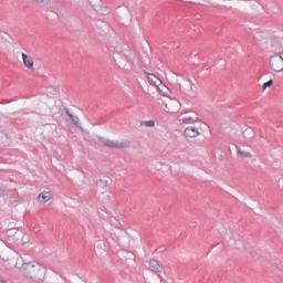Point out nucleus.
<instances>
[{
  "mask_svg": "<svg viewBox=\"0 0 283 283\" xmlns=\"http://www.w3.org/2000/svg\"><path fill=\"white\" fill-rule=\"evenodd\" d=\"M0 260L6 262L9 269H18L27 282L44 283L48 280V265L39 261L25 262L21 256H10L1 253Z\"/></svg>",
  "mask_w": 283,
  "mask_h": 283,
  "instance_id": "1",
  "label": "nucleus"
},
{
  "mask_svg": "<svg viewBox=\"0 0 283 283\" xmlns=\"http://www.w3.org/2000/svg\"><path fill=\"white\" fill-rule=\"evenodd\" d=\"M98 140L102 142L105 147H109V149H129V147H132L129 139L114 140L99 137Z\"/></svg>",
  "mask_w": 283,
  "mask_h": 283,
  "instance_id": "2",
  "label": "nucleus"
},
{
  "mask_svg": "<svg viewBox=\"0 0 283 283\" xmlns=\"http://www.w3.org/2000/svg\"><path fill=\"white\" fill-rule=\"evenodd\" d=\"M177 120L180 125H193V123H198V114L187 112L179 115Z\"/></svg>",
  "mask_w": 283,
  "mask_h": 283,
  "instance_id": "3",
  "label": "nucleus"
},
{
  "mask_svg": "<svg viewBox=\"0 0 283 283\" xmlns=\"http://www.w3.org/2000/svg\"><path fill=\"white\" fill-rule=\"evenodd\" d=\"M270 67L273 72H283V57L280 54L270 57Z\"/></svg>",
  "mask_w": 283,
  "mask_h": 283,
  "instance_id": "4",
  "label": "nucleus"
},
{
  "mask_svg": "<svg viewBox=\"0 0 283 283\" xmlns=\"http://www.w3.org/2000/svg\"><path fill=\"white\" fill-rule=\"evenodd\" d=\"M145 74H147L148 81H150V83L153 85H155V87H158V90H160V92H165V90H167V86H165L163 84V81L160 78H158V76H156L154 73L145 72Z\"/></svg>",
  "mask_w": 283,
  "mask_h": 283,
  "instance_id": "5",
  "label": "nucleus"
},
{
  "mask_svg": "<svg viewBox=\"0 0 283 283\" xmlns=\"http://www.w3.org/2000/svg\"><path fill=\"white\" fill-rule=\"evenodd\" d=\"M64 112H65L66 116H69L72 124L75 127H77V129H81V132H85V129L83 128V125H81V118H78V116L74 115V113H72L70 111V108H64Z\"/></svg>",
  "mask_w": 283,
  "mask_h": 283,
  "instance_id": "6",
  "label": "nucleus"
},
{
  "mask_svg": "<svg viewBox=\"0 0 283 283\" xmlns=\"http://www.w3.org/2000/svg\"><path fill=\"white\" fill-rule=\"evenodd\" d=\"M184 136L186 138H198V136H200V129L193 126H189L185 128Z\"/></svg>",
  "mask_w": 283,
  "mask_h": 283,
  "instance_id": "7",
  "label": "nucleus"
},
{
  "mask_svg": "<svg viewBox=\"0 0 283 283\" xmlns=\"http://www.w3.org/2000/svg\"><path fill=\"white\" fill-rule=\"evenodd\" d=\"M54 198V195L50 191H43L38 196V201H40L41 205H45V202H50Z\"/></svg>",
  "mask_w": 283,
  "mask_h": 283,
  "instance_id": "8",
  "label": "nucleus"
},
{
  "mask_svg": "<svg viewBox=\"0 0 283 283\" xmlns=\"http://www.w3.org/2000/svg\"><path fill=\"white\" fill-rule=\"evenodd\" d=\"M22 60H23V65L27 67V70H34V60L32 56L22 53Z\"/></svg>",
  "mask_w": 283,
  "mask_h": 283,
  "instance_id": "9",
  "label": "nucleus"
},
{
  "mask_svg": "<svg viewBox=\"0 0 283 283\" xmlns=\"http://www.w3.org/2000/svg\"><path fill=\"white\" fill-rule=\"evenodd\" d=\"M149 269L154 271V273H163V269H160V263L155 259L149 261Z\"/></svg>",
  "mask_w": 283,
  "mask_h": 283,
  "instance_id": "10",
  "label": "nucleus"
},
{
  "mask_svg": "<svg viewBox=\"0 0 283 283\" xmlns=\"http://www.w3.org/2000/svg\"><path fill=\"white\" fill-rule=\"evenodd\" d=\"M235 149L239 158H253V155H251V153L244 151L238 146H235Z\"/></svg>",
  "mask_w": 283,
  "mask_h": 283,
  "instance_id": "11",
  "label": "nucleus"
},
{
  "mask_svg": "<svg viewBox=\"0 0 283 283\" xmlns=\"http://www.w3.org/2000/svg\"><path fill=\"white\" fill-rule=\"evenodd\" d=\"M170 81L174 85H179V87H182V85L180 83H178V74H172L170 75Z\"/></svg>",
  "mask_w": 283,
  "mask_h": 283,
  "instance_id": "12",
  "label": "nucleus"
},
{
  "mask_svg": "<svg viewBox=\"0 0 283 283\" xmlns=\"http://www.w3.org/2000/svg\"><path fill=\"white\" fill-rule=\"evenodd\" d=\"M140 125L144 127H156V122L154 120H146V122H142Z\"/></svg>",
  "mask_w": 283,
  "mask_h": 283,
  "instance_id": "13",
  "label": "nucleus"
},
{
  "mask_svg": "<svg viewBox=\"0 0 283 283\" xmlns=\"http://www.w3.org/2000/svg\"><path fill=\"white\" fill-rule=\"evenodd\" d=\"M271 85H273V80H269L268 82H265L263 84V90H266V87H271Z\"/></svg>",
  "mask_w": 283,
  "mask_h": 283,
  "instance_id": "14",
  "label": "nucleus"
},
{
  "mask_svg": "<svg viewBox=\"0 0 283 283\" xmlns=\"http://www.w3.org/2000/svg\"><path fill=\"white\" fill-rule=\"evenodd\" d=\"M32 3H45L46 0H31Z\"/></svg>",
  "mask_w": 283,
  "mask_h": 283,
  "instance_id": "15",
  "label": "nucleus"
},
{
  "mask_svg": "<svg viewBox=\"0 0 283 283\" xmlns=\"http://www.w3.org/2000/svg\"><path fill=\"white\" fill-rule=\"evenodd\" d=\"M0 283H8V281H6V279L0 276Z\"/></svg>",
  "mask_w": 283,
  "mask_h": 283,
  "instance_id": "16",
  "label": "nucleus"
},
{
  "mask_svg": "<svg viewBox=\"0 0 283 283\" xmlns=\"http://www.w3.org/2000/svg\"><path fill=\"white\" fill-rule=\"evenodd\" d=\"M0 249H1V251H3V249H4L3 242H0Z\"/></svg>",
  "mask_w": 283,
  "mask_h": 283,
  "instance_id": "17",
  "label": "nucleus"
}]
</instances>
